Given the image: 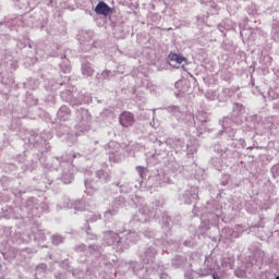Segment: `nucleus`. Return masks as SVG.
<instances>
[{
    "instance_id": "obj_1",
    "label": "nucleus",
    "mask_w": 279,
    "mask_h": 279,
    "mask_svg": "<svg viewBox=\"0 0 279 279\" xmlns=\"http://www.w3.org/2000/svg\"><path fill=\"white\" fill-rule=\"evenodd\" d=\"M135 121L136 120L134 119V113H132L130 111H123L119 116V123H120V125H122V128H132V125H134Z\"/></svg>"
},
{
    "instance_id": "obj_2",
    "label": "nucleus",
    "mask_w": 279,
    "mask_h": 279,
    "mask_svg": "<svg viewBox=\"0 0 279 279\" xmlns=\"http://www.w3.org/2000/svg\"><path fill=\"white\" fill-rule=\"evenodd\" d=\"M95 12L101 16H108L112 12V9L106 2L100 1L95 8Z\"/></svg>"
},
{
    "instance_id": "obj_3",
    "label": "nucleus",
    "mask_w": 279,
    "mask_h": 279,
    "mask_svg": "<svg viewBox=\"0 0 279 279\" xmlns=\"http://www.w3.org/2000/svg\"><path fill=\"white\" fill-rule=\"evenodd\" d=\"M169 60L171 62H177V64H182V62H186V58H184L175 52H171L169 54Z\"/></svg>"
},
{
    "instance_id": "obj_4",
    "label": "nucleus",
    "mask_w": 279,
    "mask_h": 279,
    "mask_svg": "<svg viewBox=\"0 0 279 279\" xmlns=\"http://www.w3.org/2000/svg\"><path fill=\"white\" fill-rule=\"evenodd\" d=\"M276 279H279V276H278V277H276Z\"/></svg>"
}]
</instances>
